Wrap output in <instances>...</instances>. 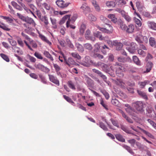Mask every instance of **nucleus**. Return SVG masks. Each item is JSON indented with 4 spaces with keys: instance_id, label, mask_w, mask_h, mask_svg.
I'll list each match as a JSON object with an SVG mask.
<instances>
[{
    "instance_id": "1",
    "label": "nucleus",
    "mask_w": 156,
    "mask_h": 156,
    "mask_svg": "<svg viewBox=\"0 0 156 156\" xmlns=\"http://www.w3.org/2000/svg\"><path fill=\"white\" fill-rule=\"evenodd\" d=\"M34 66L37 69H38L45 73H48L50 71L49 68L40 63L35 64Z\"/></svg>"
},
{
    "instance_id": "2",
    "label": "nucleus",
    "mask_w": 156,
    "mask_h": 156,
    "mask_svg": "<svg viewBox=\"0 0 156 156\" xmlns=\"http://www.w3.org/2000/svg\"><path fill=\"white\" fill-rule=\"evenodd\" d=\"M64 62L69 67L73 65H79L71 57H69L68 59L64 58Z\"/></svg>"
},
{
    "instance_id": "3",
    "label": "nucleus",
    "mask_w": 156,
    "mask_h": 156,
    "mask_svg": "<svg viewBox=\"0 0 156 156\" xmlns=\"http://www.w3.org/2000/svg\"><path fill=\"white\" fill-rule=\"evenodd\" d=\"M135 104V108L137 111L140 113H143L144 112V104L142 102L140 101L137 102Z\"/></svg>"
},
{
    "instance_id": "4",
    "label": "nucleus",
    "mask_w": 156,
    "mask_h": 156,
    "mask_svg": "<svg viewBox=\"0 0 156 156\" xmlns=\"http://www.w3.org/2000/svg\"><path fill=\"white\" fill-rule=\"evenodd\" d=\"M137 48V45L136 43L132 42L130 44V46L126 48L127 50L131 53H134Z\"/></svg>"
},
{
    "instance_id": "5",
    "label": "nucleus",
    "mask_w": 156,
    "mask_h": 156,
    "mask_svg": "<svg viewBox=\"0 0 156 156\" xmlns=\"http://www.w3.org/2000/svg\"><path fill=\"white\" fill-rule=\"evenodd\" d=\"M56 3L59 7L62 8L66 7L70 4V3H65V2L62 0H57L56 2Z\"/></svg>"
},
{
    "instance_id": "6",
    "label": "nucleus",
    "mask_w": 156,
    "mask_h": 156,
    "mask_svg": "<svg viewBox=\"0 0 156 156\" xmlns=\"http://www.w3.org/2000/svg\"><path fill=\"white\" fill-rule=\"evenodd\" d=\"M92 71L93 72L98 74L99 76L104 81H106L107 78L106 76L104 75L101 72L95 69H92Z\"/></svg>"
},
{
    "instance_id": "7",
    "label": "nucleus",
    "mask_w": 156,
    "mask_h": 156,
    "mask_svg": "<svg viewBox=\"0 0 156 156\" xmlns=\"http://www.w3.org/2000/svg\"><path fill=\"white\" fill-rule=\"evenodd\" d=\"M114 46L115 47V49L117 51H119L122 49L123 44L121 42L119 41L118 40H115L114 42Z\"/></svg>"
},
{
    "instance_id": "8",
    "label": "nucleus",
    "mask_w": 156,
    "mask_h": 156,
    "mask_svg": "<svg viewBox=\"0 0 156 156\" xmlns=\"http://www.w3.org/2000/svg\"><path fill=\"white\" fill-rule=\"evenodd\" d=\"M108 26H109L110 28L109 30L105 28H101L100 27H99V29L103 33L108 34H111L112 33L113 30V27L110 24H108Z\"/></svg>"
},
{
    "instance_id": "9",
    "label": "nucleus",
    "mask_w": 156,
    "mask_h": 156,
    "mask_svg": "<svg viewBox=\"0 0 156 156\" xmlns=\"http://www.w3.org/2000/svg\"><path fill=\"white\" fill-rule=\"evenodd\" d=\"M48 76H49V80L51 82L58 86L59 85V81L56 77L53 75H50V74L48 75Z\"/></svg>"
},
{
    "instance_id": "10",
    "label": "nucleus",
    "mask_w": 156,
    "mask_h": 156,
    "mask_svg": "<svg viewBox=\"0 0 156 156\" xmlns=\"http://www.w3.org/2000/svg\"><path fill=\"white\" fill-rule=\"evenodd\" d=\"M136 6L140 12H141L144 8L143 4L139 0L137 1L136 2Z\"/></svg>"
},
{
    "instance_id": "11",
    "label": "nucleus",
    "mask_w": 156,
    "mask_h": 156,
    "mask_svg": "<svg viewBox=\"0 0 156 156\" xmlns=\"http://www.w3.org/2000/svg\"><path fill=\"white\" fill-rule=\"evenodd\" d=\"M137 93L140 97L142 98L145 100L147 99V96L146 93L144 92V91L139 90H137Z\"/></svg>"
},
{
    "instance_id": "12",
    "label": "nucleus",
    "mask_w": 156,
    "mask_h": 156,
    "mask_svg": "<svg viewBox=\"0 0 156 156\" xmlns=\"http://www.w3.org/2000/svg\"><path fill=\"white\" fill-rule=\"evenodd\" d=\"M147 112L150 114L149 116L153 117L154 119H156V114L153 109L151 108L147 109Z\"/></svg>"
},
{
    "instance_id": "13",
    "label": "nucleus",
    "mask_w": 156,
    "mask_h": 156,
    "mask_svg": "<svg viewBox=\"0 0 156 156\" xmlns=\"http://www.w3.org/2000/svg\"><path fill=\"white\" fill-rule=\"evenodd\" d=\"M148 27L152 30H156V23L153 21H148L147 23Z\"/></svg>"
},
{
    "instance_id": "14",
    "label": "nucleus",
    "mask_w": 156,
    "mask_h": 156,
    "mask_svg": "<svg viewBox=\"0 0 156 156\" xmlns=\"http://www.w3.org/2000/svg\"><path fill=\"white\" fill-rule=\"evenodd\" d=\"M94 35L95 37L98 38L100 40H105V38L106 37H102L101 33L99 31H97L94 33Z\"/></svg>"
},
{
    "instance_id": "15",
    "label": "nucleus",
    "mask_w": 156,
    "mask_h": 156,
    "mask_svg": "<svg viewBox=\"0 0 156 156\" xmlns=\"http://www.w3.org/2000/svg\"><path fill=\"white\" fill-rule=\"evenodd\" d=\"M132 59L133 61L136 65L138 66H140L141 65L140 60L136 56H133L132 57Z\"/></svg>"
},
{
    "instance_id": "16",
    "label": "nucleus",
    "mask_w": 156,
    "mask_h": 156,
    "mask_svg": "<svg viewBox=\"0 0 156 156\" xmlns=\"http://www.w3.org/2000/svg\"><path fill=\"white\" fill-rule=\"evenodd\" d=\"M115 66H116V72L118 73V71H119L120 73H122L123 67L122 64L120 63L116 62L115 63Z\"/></svg>"
},
{
    "instance_id": "17",
    "label": "nucleus",
    "mask_w": 156,
    "mask_h": 156,
    "mask_svg": "<svg viewBox=\"0 0 156 156\" xmlns=\"http://www.w3.org/2000/svg\"><path fill=\"white\" fill-rule=\"evenodd\" d=\"M80 8L85 12H87L90 11V8L86 3L83 4Z\"/></svg>"
},
{
    "instance_id": "18",
    "label": "nucleus",
    "mask_w": 156,
    "mask_h": 156,
    "mask_svg": "<svg viewBox=\"0 0 156 156\" xmlns=\"http://www.w3.org/2000/svg\"><path fill=\"white\" fill-rule=\"evenodd\" d=\"M134 30V26L132 24H130L127 27L126 32L129 34L132 33L133 32Z\"/></svg>"
},
{
    "instance_id": "19",
    "label": "nucleus",
    "mask_w": 156,
    "mask_h": 156,
    "mask_svg": "<svg viewBox=\"0 0 156 156\" xmlns=\"http://www.w3.org/2000/svg\"><path fill=\"white\" fill-rule=\"evenodd\" d=\"M153 66V63L151 62H148L146 65V72L148 73L150 72L151 70L152 66Z\"/></svg>"
},
{
    "instance_id": "20",
    "label": "nucleus",
    "mask_w": 156,
    "mask_h": 156,
    "mask_svg": "<svg viewBox=\"0 0 156 156\" xmlns=\"http://www.w3.org/2000/svg\"><path fill=\"white\" fill-rule=\"evenodd\" d=\"M25 22L34 26L36 25L33 19L28 16L27 17L26 21H25Z\"/></svg>"
},
{
    "instance_id": "21",
    "label": "nucleus",
    "mask_w": 156,
    "mask_h": 156,
    "mask_svg": "<svg viewBox=\"0 0 156 156\" xmlns=\"http://www.w3.org/2000/svg\"><path fill=\"white\" fill-rule=\"evenodd\" d=\"M137 127L138 128L144 133L146 134L149 137L153 139L154 138V136L149 132L137 126Z\"/></svg>"
},
{
    "instance_id": "22",
    "label": "nucleus",
    "mask_w": 156,
    "mask_h": 156,
    "mask_svg": "<svg viewBox=\"0 0 156 156\" xmlns=\"http://www.w3.org/2000/svg\"><path fill=\"white\" fill-rule=\"evenodd\" d=\"M149 42L151 46L156 48V42L154 38L151 37L149 40Z\"/></svg>"
},
{
    "instance_id": "23",
    "label": "nucleus",
    "mask_w": 156,
    "mask_h": 156,
    "mask_svg": "<svg viewBox=\"0 0 156 156\" xmlns=\"http://www.w3.org/2000/svg\"><path fill=\"white\" fill-rule=\"evenodd\" d=\"M120 128L122 129L127 133L134 135V134L133 133H131L130 131L126 126L123 125H121Z\"/></svg>"
},
{
    "instance_id": "24",
    "label": "nucleus",
    "mask_w": 156,
    "mask_h": 156,
    "mask_svg": "<svg viewBox=\"0 0 156 156\" xmlns=\"http://www.w3.org/2000/svg\"><path fill=\"white\" fill-rule=\"evenodd\" d=\"M76 46L78 51L81 52H83L84 51V48L83 46L79 43H76Z\"/></svg>"
},
{
    "instance_id": "25",
    "label": "nucleus",
    "mask_w": 156,
    "mask_h": 156,
    "mask_svg": "<svg viewBox=\"0 0 156 156\" xmlns=\"http://www.w3.org/2000/svg\"><path fill=\"white\" fill-rule=\"evenodd\" d=\"M122 146L131 154L133 155L134 154V152H133L130 147L125 144H122Z\"/></svg>"
},
{
    "instance_id": "26",
    "label": "nucleus",
    "mask_w": 156,
    "mask_h": 156,
    "mask_svg": "<svg viewBox=\"0 0 156 156\" xmlns=\"http://www.w3.org/2000/svg\"><path fill=\"white\" fill-rule=\"evenodd\" d=\"M39 36L42 40L46 42L47 43L49 44V45H51V42L49 41L44 36L42 35V34H40Z\"/></svg>"
},
{
    "instance_id": "27",
    "label": "nucleus",
    "mask_w": 156,
    "mask_h": 156,
    "mask_svg": "<svg viewBox=\"0 0 156 156\" xmlns=\"http://www.w3.org/2000/svg\"><path fill=\"white\" fill-rule=\"evenodd\" d=\"M70 15H66L64 16L62 19L59 21V24L60 25L63 24L65 23V20L67 19H68V20H70Z\"/></svg>"
},
{
    "instance_id": "28",
    "label": "nucleus",
    "mask_w": 156,
    "mask_h": 156,
    "mask_svg": "<svg viewBox=\"0 0 156 156\" xmlns=\"http://www.w3.org/2000/svg\"><path fill=\"white\" fill-rule=\"evenodd\" d=\"M116 139L119 141L122 142H125V139L123 138V136L120 134H117L115 135Z\"/></svg>"
},
{
    "instance_id": "29",
    "label": "nucleus",
    "mask_w": 156,
    "mask_h": 156,
    "mask_svg": "<svg viewBox=\"0 0 156 156\" xmlns=\"http://www.w3.org/2000/svg\"><path fill=\"white\" fill-rule=\"evenodd\" d=\"M106 6L109 7H114L115 5V3L112 1H107L105 3Z\"/></svg>"
},
{
    "instance_id": "30",
    "label": "nucleus",
    "mask_w": 156,
    "mask_h": 156,
    "mask_svg": "<svg viewBox=\"0 0 156 156\" xmlns=\"http://www.w3.org/2000/svg\"><path fill=\"white\" fill-rule=\"evenodd\" d=\"M97 124L98 125H99V126L104 131H108V128L103 122H100L99 124L97 123Z\"/></svg>"
},
{
    "instance_id": "31",
    "label": "nucleus",
    "mask_w": 156,
    "mask_h": 156,
    "mask_svg": "<svg viewBox=\"0 0 156 156\" xmlns=\"http://www.w3.org/2000/svg\"><path fill=\"white\" fill-rule=\"evenodd\" d=\"M136 144L138 147L139 149L141 150H144L145 148H147V147L146 146L142 145L139 142H136Z\"/></svg>"
},
{
    "instance_id": "32",
    "label": "nucleus",
    "mask_w": 156,
    "mask_h": 156,
    "mask_svg": "<svg viewBox=\"0 0 156 156\" xmlns=\"http://www.w3.org/2000/svg\"><path fill=\"white\" fill-rule=\"evenodd\" d=\"M106 37V38H105V40H104L106 41L107 43L109 45V46L112 47L114 46V42H115V40L112 41L111 40L108 39L109 38L108 36Z\"/></svg>"
},
{
    "instance_id": "33",
    "label": "nucleus",
    "mask_w": 156,
    "mask_h": 156,
    "mask_svg": "<svg viewBox=\"0 0 156 156\" xmlns=\"http://www.w3.org/2000/svg\"><path fill=\"white\" fill-rule=\"evenodd\" d=\"M84 61L87 64H88L89 66L90 65L93 63V61L90 59V57L88 56H85L84 58Z\"/></svg>"
},
{
    "instance_id": "34",
    "label": "nucleus",
    "mask_w": 156,
    "mask_h": 156,
    "mask_svg": "<svg viewBox=\"0 0 156 156\" xmlns=\"http://www.w3.org/2000/svg\"><path fill=\"white\" fill-rule=\"evenodd\" d=\"M92 2L96 10L98 11H99L100 9L99 6L97 3V2L95 0H93L92 1Z\"/></svg>"
},
{
    "instance_id": "35",
    "label": "nucleus",
    "mask_w": 156,
    "mask_h": 156,
    "mask_svg": "<svg viewBox=\"0 0 156 156\" xmlns=\"http://www.w3.org/2000/svg\"><path fill=\"white\" fill-rule=\"evenodd\" d=\"M83 46L84 48L88 50L89 51H91L93 48L91 44L90 43H87L84 44Z\"/></svg>"
},
{
    "instance_id": "36",
    "label": "nucleus",
    "mask_w": 156,
    "mask_h": 156,
    "mask_svg": "<svg viewBox=\"0 0 156 156\" xmlns=\"http://www.w3.org/2000/svg\"><path fill=\"white\" fill-rule=\"evenodd\" d=\"M101 67L104 71L106 73H108L109 72L108 70V66L107 65L103 63L102 64Z\"/></svg>"
},
{
    "instance_id": "37",
    "label": "nucleus",
    "mask_w": 156,
    "mask_h": 156,
    "mask_svg": "<svg viewBox=\"0 0 156 156\" xmlns=\"http://www.w3.org/2000/svg\"><path fill=\"white\" fill-rule=\"evenodd\" d=\"M71 55L74 58L77 59L78 60H80L81 59V57L79 54L76 52H72L71 54Z\"/></svg>"
},
{
    "instance_id": "38",
    "label": "nucleus",
    "mask_w": 156,
    "mask_h": 156,
    "mask_svg": "<svg viewBox=\"0 0 156 156\" xmlns=\"http://www.w3.org/2000/svg\"><path fill=\"white\" fill-rule=\"evenodd\" d=\"M44 54L46 57L49 58L51 61H53L54 60L53 57L48 51H44Z\"/></svg>"
},
{
    "instance_id": "39",
    "label": "nucleus",
    "mask_w": 156,
    "mask_h": 156,
    "mask_svg": "<svg viewBox=\"0 0 156 156\" xmlns=\"http://www.w3.org/2000/svg\"><path fill=\"white\" fill-rule=\"evenodd\" d=\"M88 17V19L91 21H95L97 20L96 17L91 14H90Z\"/></svg>"
},
{
    "instance_id": "40",
    "label": "nucleus",
    "mask_w": 156,
    "mask_h": 156,
    "mask_svg": "<svg viewBox=\"0 0 156 156\" xmlns=\"http://www.w3.org/2000/svg\"><path fill=\"white\" fill-rule=\"evenodd\" d=\"M97 50H93L90 53V56L94 58H96V56L98 53H97Z\"/></svg>"
},
{
    "instance_id": "41",
    "label": "nucleus",
    "mask_w": 156,
    "mask_h": 156,
    "mask_svg": "<svg viewBox=\"0 0 156 156\" xmlns=\"http://www.w3.org/2000/svg\"><path fill=\"white\" fill-rule=\"evenodd\" d=\"M85 28V25L84 24H82L80 28V33L81 34L83 35V34Z\"/></svg>"
},
{
    "instance_id": "42",
    "label": "nucleus",
    "mask_w": 156,
    "mask_h": 156,
    "mask_svg": "<svg viewBox=\"0 0 156 156\" xmlns=\"http://www.w3.org/2000/svg\"><path fill=\"white\" fill-rule=\"evenodd\" d=\"M117 84L121 86L122 88L125 87V83L123 82L122 81L121 79H117Z\"/></svg>"
},
{
    "instance_id": "43",
    "label": "nucleus",
    "mask_w": 156,
    "mask_h": 156,
    "mask_svg": "<svg viewBox=\"0 0 156 156\" xmlns=\"http://www.w3.org/2000/svg\"><path fill=\"white\" fill-rule=\"evenodd\" d=\"M101 92L103 94L106 99H108L109 98V94L105 90H101Z\"/></svg>"
},
{
    "instance_id": "44",
    "label": "nucleus",
    "mask_w": 156,
    "mask_h": 156,
    "mask_svg": "<svg viewBox=\"0 0 156 156\" xmlns=\"http://www.w3.org/2000/svg\"><path fill=\"white\" fill-rule=\"evenodd\" d=\"M138 54L142 57H144L146 55V53L141 49H139L137 51Z\"/></svg>"
},
{
    "instance_id": "45",
    "label": "nucleus",
    "mask_w": 156,
    "mask_h": 156,
    "mask_svg": "<svg viewBox=\"0 0 156 156\" xmlns=\"http://www.w3.org/2000/svg\"><path fill=\"white\" fill-rule=\"evenodd\" d=\"M126 111L130 115H133V112L134 111V109L132 107L126 108H125Z\"/></svg>"
},
{
    "instance_id": "46",
    "label": "nucleus",
    "mask_w": 156,
    "mask_h": 156,
    "mask_svg": "<svg viewBox=\"0 0 156 156\" xmlns=\"http://www.w3.org/2000/svg\"><path fill=\"white\" fill-rule=\"evenodd\" d=\"M0 56L6 62H9V58L6 55L3 53H1L0 54Z\"/></svg>"
},
{
    "instance_id": "47",
    "label": "nucleus",
    "mask_w": 156,
    "mask_h": 156,
    "mask_svg": "<svg viewBox=\"0 0 156 156\" xmlns=\"http://www.w3.org/2000/svg\"><path fill=\"white\" fill-rule=\"evenodd\" d=\"M68 86L72 89L75 90L76 88L73 83L71 81H69L68 82Z\"/></svg>"
},
{
    "instance_id": "48",
    "label": "nucleus",
    "mask_w": 156,
    "mask_h": 156,
    "mask_svg": "<svg viewBox=\"0 0 156 156\" xmlns=\"http://www.w3.org/2000/svg\"><path fill=\"white\" fill-rule=\"evenodd\" d=\"M110 120L113 125L117 127L118 128H119V126L117 121L116 120H114L112 119H110Z\"/></svg>"
},
{
    "instance_id": "49",
    "label": "nucleus",
    "mask_w": 156,
    "mask_h": 156,
    "mask_svg": "<svg viewBox=\"0 0 156 156\" xmlns=\"http://www.w3.org/2000/svg\"><path fill=\"white\" fill-rule=\"evenodd\" d=\"M135 40L139 43V44L143 43V42L142 40V37H140L136 36L135 38Z\"/></svg>"
},
{
    "instance_id": "50",
    "label": "nucleus",
    "mask_w": 156,
    "mask_h": 156,
    "mask_svg": "<svg viewBox=\"0 0 156 156\" xmlns=\"http://www.w3.org/2000/svg\"><path fill=\"white\" fill-rule=\"evenodd\" d=\"M8 41L10 44L12 46H15L16 44V41L11 39L8 38Z\"/></svg>"
},
{
    "instance_id": "51",
    "label": "nucleus",
    "mask_w": 156,
    "mask_h": 156,
    "mask_svg": "<svg viewBox=\"0 0 156 156\" xmlns=\"http://www.w3.org/2000/svg\"><path fill=\"white\" fill-rule=\"evenodd\" d=\"M17 16H18L19 18L21 19L23 21L25 22V21H26V19H27V17L24 16L19 13H17Z\"/></svg>"
},
{
    "instance_id": "52",
    "label": "nucleus",
    "mask_w": 156,
    "mask_h": 156,
    "mask_svg": "<svg viewBox=\"0 0 156 156\" xmlns=\"http://www.w3.org/2000/svg\"><path fill=\"white\" fill-rule=\"evenodd\" d=\"M90 31L89 30H87L85 34V37L87 40H89L90 38Z\"/></svg>"
},
{
    "instance_id": "53",
    "label": "nucleus",
    "mask_w": 156,
    "mask_h": 156,
    "mask_svg": "<svg viewBox=\"0 0 156 156\" xmlns=\"http://www.w3.org/2000/svg\"><path fill=\"white\" fill-rule=\"evenodd\" d=\"M63 96L64 98L69 102L73 103H74L71 99L69 97L65 95H63Z\"/></svg>"
},
{
    "instance_id": "54",
    "label": "nucleus",
    "mask_w": 156,
    "mask_h": 156,
    "mask_svg": "<svg viewBox=\"0 0 156 156\" xmlns=\"http://www.w3.org/2000/svg\"><path fill=\"white\" fill-rule=\"evenodd\" d=\"M70 21H71V20H68L67 22L66 23V27H67L68 28L69 27H70V28H72L73 29H74L76 27L75 26L73 25H72L69 24L70 23Z\"/></svg>"
},
{
    "instance_id": "55",
    "label": "nucleus",
    "mask_w": 156,
    "mask_h": 156,
    "mask_svg": "<svg viewBox=\"0 0 156 156\" xmlns=\"http://www.w3.org/2000/svg\"><path fill=\"white\" fill-rule=\"evenodd\" d=\"M86 80L88 85V86H91L92 84L93 80L89 77H87Z\"/></svg>"
},
{
    "instance_id": "56",
    "label": "nucleus",
    "mask_w": 156,
    "mask_h": 156,
    "mask_svg": "<svg viewBox=\"0 0 156 156\" xmlns=\"http://www.w3.org/2000/svg\"><path fill=\"white\" fill-rule=\"evenodd\" d=\"M44 7V8L46 9L47 10H49L50 9V6L49 4L45 3L43 4L42 5Z\"/></svg>"
},
{
    "instance_id": "57",
    "label": "nucleus",
    "mask_w": 156,
    "mask_h": 156,
    "mask_svg": "<svg viewBox=\"0 0 156 156\" xmlns=\"http://www.w3.org/2000/svg\"><path fill=\"white\" fill-rule=\"evenodd\" d=\"M100 19L101 20L103 21L105 23L108 25V24H107V23L109 22V21L108 19L105 17H104L102 16H101L100 17Z\"/></svg>"
},
{
    "instance_id": "58",
    "label": "nucleus",
    "mask_w": 156,
    "mask_h": 156,
    "mask_svg": "<svg viewBox=\"0 0 156 156\" xmlns=\"http://www.w3.org/2000/svg\"><path fill=\"white\" fill-rule=\"evenodd\" d=\"M0 28L6 31H9L10 30V29L8 28L6 25L2 26V25L0 24Z\"/></svg>"
},
{
    "instance_id": "59",
    "label": "nucleus",
    "mask_w": 156,
    "mask_h": 156,
    "mask_svg": "<svg viewBox=\"0 0 156 156\" xmlns=\"http://www.w3.org/2000/svg\"><path fill=\"white\" fill-rule=\"evenodd\" d=\"M102 120H103V121H105L106 123V124H107V125L108 126L109 128L110 129H113V130H115V129L113 126L111 125H110V124L109 123H108L106 121V119H105L104 118H102Z\"/></svg>"
},
{
    "instance_id": "60",
    "label": "nucleus",
    "mask_w": 156,
    "mask_h": 156,
    "mask_svg": "<svg viewBox=\"0 0 156 156\" xmlns=\"http://www.w3.org/2000/svg\"><path fill=\"white\" fill-rule=\"evenodd\" d=\"M53 66L55 68V70L56 72L59 71L61 69L60 66L56 64H53Z\"/></svg>"
},
{
    "instance_id": "61",
    "label": "nucleus",
    "mask_w": 156,
    "mask_h": 156,
    "mask_svg": "<svg viewBox=\"0 0 156 156\" xmlns=\"http://www.w3.org/2000/svg\"><path fill=\"white\" fill-rule=\"evenodd\" d=\"M34 56L38 59H42L43 58L41 55V54L37 52H35L34 54Z\"/></svg>"
},
{
    "instance_id": "62",
    "label": "nucleus",
    "mask_w": 156,
    "mask_h": 156,
    "mask_svg": "<svg viewBox=\"0 0 156 156\" xmlns=\"http://www.w3.org/2000/svg\"><path fill=\"white\" fill-rule=\"evenodd\" d=\"M101 104L105 108L106 110H108L107 105L105 103L103 100H101L100 102Z\"/></svg>"
},
{
    "instance_id": "63",
    "label": "nucleus",
    "mask_w": 156,
    "mask_h": 156,
    "mask_svg": "<svg viewBox=\"0 0 156 156\" xmlns=\"http://www.w3.org/2000/svg\"><path fill=\"white\" fill-rule=\"evenodd\" d=\"M134 20L135 23L139 27H140L141 26L142 24L140 21L137 18H135Z\"/></svg>"
},
{
    "instance_id": "64",
    "label": "nucleus",
    "mask_w": 156,
    "mask_h": 156,
    "mask_svg": "<svg viewBox=\"0 0 156 156\" xmlns=\"http://www.w3.org/2000/svg\"><path fill=\"white\" fill-rule=\"evenodd\" d=\"M143 14L144 16L146 17H147L149 18H151L152 17V16H151L150 13L148 12H144Z\"/></svg>"
}]
</instances>
